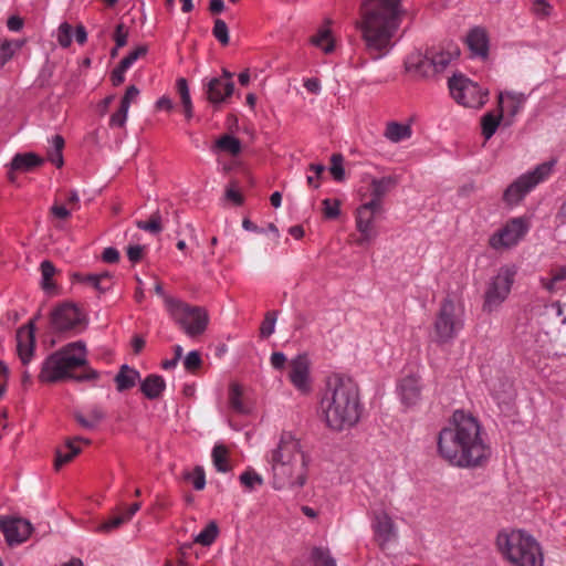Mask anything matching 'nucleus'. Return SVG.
<instances>
[{
    "label": "nucleus",
    "instance_id": "60",
    "mask_svg": "<svg viewBox=\"0 0 566 566\" xmlns=\"http://www.w3.org/2000/svg\"><path fill=\"white\" fill-rule=\"evenodd\" d=\"M127 70V67H123L122 63H119L118 66L113 70L111 74V81L114 86H118L125 81V73Z\"/></svg>",
    "mask_w": 566,
    "mask_h": 566
},
{
    "label": "nucleus",
    "instance_id": "31",
    "mask_svg": "<svg viewBox=\"0 0 566 566\" xmlns=\"http://www.w3.org/2000/svg\"><path fill=\"white\" fill-rule=\"evenodd\" d=\"M412 129L410 125L397 122H389L386 126L384 136L391 143H400L411 137Z\"/></svg>",
    "mask_w": 566,
    "mask_h": 566
},
{
    "label": "nucleus",
    "instance_id": "25",
    "mask_svg": "<svg viewBox=\"0 0 566 566\" xmlns=\"http://www.w3.org/2000/svg\"><path fill=\"white\" fill-rule=\"evenodd\" d=\"M90 444L91 440L76 437L66 441V444L62 449L56 450L54 467L60 470L64 464L71 462L80 452L81 444Z\"/></svg>",
    "mask_w": 566,
    "mask_h": 566
},
{
    "label": "nucleus",
    "instance_id": "9",
    "mask_svg": "<svg viewBox=\"0 0 566 566\" xmlns=\"http://www.w3.org/2000/svg\"><path fill=\"white\" fill-rule=\"evenodd\" d=\"M515 275L514 266L504 265L497 270L496 274L486 284L483 302L485 312H493L505 302L511 293Z\"/></svg>",
    "mask_w": 566,
    "mask_h": 566
},
{
    "label": "nucleus",
    "instance_id": "4",
    "mask_svg": "<svg viewBox=\"0 0 566 566\" xmlns=\"http://www.w3.org/2000/svg\"><path fill=\"white\" fill-rule=\"evenodd\" d=\"M310 458L301 442L291 433L284 432L276 448L266 454L275 490L300 489L307 480Z\"/></svg>",
    "mask_w": 566,
    "mask_h": 566
},
{
    "label": "nucleus",
    "instance_id": "49",
    "mask_svg": "<svg viewBox=\"0 0 566 566\" xmlns=\"http://www.w3.org/2000/svg\"><path fill=\"white\" fill-rule=\"evenodd\" d=\"M276 312H268L260 327L262 337H269L274 333Z\"/></svg>",
    "mask_w": 566,
    "mask_h": 566
},
{
    "label": "nucleus",
    "instance_id": "33",
    "mask_svg": "<svg viewBox=\"0 0 566 566\" xmlns=\"http://www.w3.org/2000/svg\"><path fill=\"white\" fill-rule=\"evenodd\" d=\"M139 377L140 375L136 369L130 368L127 365H123L115 377L117 390L124 391L133 388Z\"/></svg>",
    "mask_w": 566,
    "mask_h": 566
},
{
    "label": "nucleus",
    "instance_id": "10",
    "mask_svg": "<svg viewBox=\"0 0 566 566\" xmlns=\"http://www.w3.org/2000/svg\"><path fill=\"white\" fill-rule=\"evenodd\" d=\"M449 90L454 101L465 107L479 108L486 102L488 92L461 74L449 80Z\"/></svg>",
    "mask_w": 566,
    "mask_h": 566
},
{
    "label": "nucleus",
    "instance_id": "56",
    "mask_svg": "<svg viewBox=\"0 0 566 566\" xmlns=\"http://www.w3.org/2000/svg\"><path fill=\"white\" fill-rule=\"evenodd\" d=\"M531 10L535 15L544 18L549 14L552 7L546 0H534Z\"/></svg>",
    "mask_w": 566,
    "mask_h": 566
},
{
    "label": "nucleus",
    "instance_id": "39",
    "mask_svg": "<svg viewBox=\"0 0 566 566\" xmlns=\"http://www.w3.org/2000/svg\"><path fill=\"white\" fill-rule=\"evenodd\" d=\"M229 405L238 413H247L248 407L242 399V389L238 384H231L229 388Z\"/></svg>",
    "mask_w": 566,
    "mask_h": 566
},
{
    "label": "nucleus",
    "instance_id": "46",
    "mask_svg": "<svg viewBox=\"0 0 566 566\" xmlns=\"http://www.w3.org/2000/svg\"><path fill=\"white\" fill-rule=\"evenodd\" d=\"M212 34L222 45L229 44V29L227 23L222 19L214 20Z\"/></svg>",
    "mask_w": 566,
    "mask_h": 566
},
{
    "label": "nucleus",
    "instance_id": "18",
    "mask_svg": "<svg viewBox=\"0 0 566 566\" xmlns=\"http://www.w3.org/2000/svg\"><path fill=\"white\" fill-rule=\"evenodd\" d=\"M289 378L301 392L306 394L311 390L310 363L305 355H298L290 363Z\"/></svg>",
    "mask_w": 566,
    "mask_h": 566
},
{
    "label": "nucleus",
    "instance_id": "13",
    "mask_svg": "<svg viewBox=\"0 0 566 566\" xmlns=\"http://www.w3.org/2000/svg\"><path fill=\"white\" fill-rule=\"evenodd\" d=\"M374 541L381 551H386L398 537L397 526L392 517L384 510H375L371 514Z\"/></svg>",
    "mask_w": 566,
    "mask_h": 566
},
{
    "label": "nucleus",
    "instance_id": "26",
    "mask_svg": "<svg viewBox=\"0 0 566 566\" xmlns=\"http://www.w3.org/2000/svg\"><path fill=\"white\" fill-rule=\"evenodd\" d=\"M234 84L232 81H221L216 77L208 84V98L211 103H221L233 93Z\"/></svg>",
    "mask_w": 566,
    "mask_h": 566
},
{
    "label": "nucleus",
    "instance_id": "34",
    "mask_svg": "<svg viewBox=\"0 0 566 566\" xmlns=\"http://www.w3.org/2000/svg\"><path fill=\"white\" fill-rule=\"evenodd\" d=\"M311 43L319 48L324 53L329 54L335 49V41L328 28L319 29L316 34L311 38Z\"/></svg>",
    "mask_w": 566,
    "mask_h": 566
},
{
    "label": "nucleus",
    "instance_id": "2",
    "mask_svg": "<svg viewBox=\"0 0 566 566\" xmlns=\"http://www.w3.org/2000/svg\"><path fill=\"white\" fill-rule=\"evenodd\" d=\"M402 0H363L355 28L365 53L374 61L386 56L394 48L405 10Z\"/></svg>",
    "mask_w": 566,
    "mask_h": 566
},
{
    "label": "nucleus",
    "instance_id": "7",
    "mask_svg": "<svg viewBox=\"0 0 566 566\" xmlns=\"http://www.w3.org/2000/svg\"><path fill=\"white\" fill-rule=\"evenodd\" d=\"M464 326V308L460 302L446 298L433 325V340L440 344L451 342Z\"/></svg>",
    "mask_w": 566,
    "mask_h": 566
},
{
    "label": "nucleus",
    "instance_id": "44",
    "mask_svg": "<svg viewBox=\"0 0 566 566\" xmlns=\"http://www.w3.org/2000/svg\"><path fill=\"white\" fill-rule=\"evenodd\" d=\"M218 535V526L210 522L196 537L195 542L203 546H210Z\"/></svg>",
    "mask_w": 566,
    "mask_h": 566
},
{
    "label": "nucleus",
    "instance_id": "11",
    "mask_svg": "<svg viewBox=\"0 0 566 566\" xmlns=\"http://www.w3.org/2000/svg\"><path fill=\"white\" fill-rule=\"evenodd\" d=\"M209 314L202 306L179 301V327L186 336L197 339L207 331Z\"/></svg>",
    "mask_w": 566,
    "mask_h": 566
},
{
    "label": "nucleus",
    "instance_id": "41",
    "mask_svg": "<svg viewBox=\"0 0 566 566\" xmlns=\"http://www.w3.org/2000/svg\"><path fill=\"white\" fill-rule=\"evenodd\" d=\"M313 566H336V560L329 551L324 547H314L311 553Z\"/></svg>",
    "mask_w": 566,
    "mask_h": 566
},
{
    "label": "nucleus",
    "instance_id": "51",
    "mask_svg": "<svg viewBox=\"0 0 566 566\" xmlns=\"http://www.w3.org/2000/svg\"><path fill=\"white\" fill-rule=\"evenodd\" d=\"M136 224L139 229L148 231L154 234L160 232L161 230L160 217L157 214H154L149 220L137 221Z\"/></svg>",
    "mask_w": 566,
    "mask_h": 566
},
{
    "label": "nucleus",
    "instance_id": "63",
    "mask_svg": "<svg viewBox=\"0 0 566 566\" xmlns=\"http://www.w3.org/2000/svg\"><path fill=\"white\" fill-rule=\"evenodd\" d=\"M286 363V356L281 352H275L271 355V365L275 369L284 368Z\"/></svg>",
    "mask_w": 566,
    "mask_h": 566
},
{
    "label": "nucleus",
    "instance_id": "62",
    "mask_svg": "<svg viewBox=\"0 0 566 566\" xmlns=\"http://www.w3.org/2000/svg\"><path fill=\"white\" fill-rule=\"evenodd\" d=\"M359 233H360V237L357 239L356 243L358 245H364L366 243H369L370 241H373L377 233L375 231V229H366L365 231L364 230H358Z\"/></svg>",
    "mask_w": 566,
    "mask_h": 566
},
{
    "label": "nucleus",
    "instance_id": "54",
    "mask_svg": "<svg viewBox=\"0 0 566 566\" xmlns=\"http://www.w3.org/2000/svg\"><path fill=\"white\" fill-rule=\"evenodd\" d=\"M323 212L324 216L328 219H335L339 214V201L338 200H331V199H324L323 200Z\"/></svg>",
    "mask_w": 566,
    "mask_h": 566
},
{
    "label": "nucleus",
    "instance_id": "35",
    "mask_svg": "<svg viewBox=\"0 0 566 566\" xmlns=\"http://www.w3.org/2000/svg\"><path fill=\"white\" fill-rule=\"evenodd\" d=\"M40 271H41V276H42V280H41L42 289L48 293H52L53 291H55V287H56L54 281H53V277L56 273V269H55L54 264L49 260H44L40 264Z\"/></svg>",
    "mask_w": 566,
    "mask_h": 566
},
{
    "label": "nucleus",
    "instance_id": "14",
    "mask_svg": "<svg viewBox=\"0 0 566 566\" xmlns=\"http://www.w3.org/2000/svg\"><path fill=\"white\" fill-rule=\"evenodd\" d=\"M527 232V224L521 218L510 220L501 230L491 235L489 244L495 250L515 245Z\"/></svg>",
    "mask_w": 566,
    "mask_h": 566
},
{
    "label": "nucleus",
    "instance_id": "5",
    "mask_svg": "<svg viewBox=\"0 0 566 566\" xmlns=\"http://www.w3.org/2000/svg\"><path fill=\"white\" fill-rule=\"evenodd\" d=\"M96 370L87 365V350L82 340L70 343L49 355L42 363L39 379L42 382L95 380Z\"/></svg>",
    "mask_w": 566,
    "mask_h": 566
},
{
    "label": "nucleus",
    "instance_id": "21",
    "mask_svg": "<svg viewBox=\"0 0 566 566\" xmlns=\"http://www.w3.org/2000/svg\"><path fill=\"white\" fill-rule=\"evenodd\" d=\"M428 53L437 73H440L443 72L455 57H458L460 51L455 44L448 43L446 45L432 46L428 49Z\"/></svg>",
    "mask_w": 566,
    "mask_h": 566
},
{
    "label": "nucleus",
    "instance_id": "20",
    "mask_svg": "<svg viewBox=\"0 0 566 566\" xmlns=\"http://www.w3.org/2000/svg\"><path fill=\"white\" fill-rule=\"evenodd\" d=\"M465 43L473 56L482 60L488 57L490 39L484 28L474 27L471 29L467 34Z\"/></svg>",
    "mask_w": 566,
    "mask_h": 566
},
{
    "label": "nucleus",
    "instance_id": "32",
    "mask_svg": "<svg viewBox=\"0 0 566 566\" xmlns=\"http://www.w3.org/2000/svg\"><path fill=\"white\" fill-rule=\"evenodd\" d=\"M74 418L81 427L92 430L95 429L105 418V412L102 408L95 406L91 408L86 415L82 412H75Z\"/></svg>",
    "mask_w": 566,
    "mask_h": 566
},
{
    "label": "nucleus",
    "instance_id": "28",
    "mask_svg": "<svg viewBox=\"0 0 566 566\" xmlns=\"http://www.w3.org/2000/svg\"><path fill=\"white\" fill-rule=\"evenodd\" d=\"M73 279L76 282L90 284L99 292L108 290L112 285V277L108 272L99 274L75 273Z\"/></svg>",
    "mask_w": 566,
    "mask_h": 566
},
{
    "label": "nucleus",
    "instance_id": "59",
    "mask_svg": "<svg viewBox=\"0 0 566 566\" xmlns=\"http://www.w3.org/2000/svg\"><path fill=\"white\" fill-rule=\"evenodd\" d=\"M155 291L159 296L164 297L167 311L170 313V315L172 317H175V315L177 313V305H176L175 301L170 297L165 296L163 286L160 283L155 284Z\"/></svg>",
    "mask_w": 566,
    "mask_h": 566
},
{
    "label": "nucleus",
    "instance_id": "23",
    "mask_svg": "<svg viewBox=\"0 0 566 566\" xmlns=\"http://www.w3.org/2000/svg\"><path fill=\"white\" fill-rule=\"evenodd\" d=\"M399 392L405 405L412 406L420 398L421 385L416 374L403 376L399 382Z\"/></svg>",
    "mask_w": 566,
    "mask_h": 566
},
{
    "label": "nucleus",
    "instance_id": "48",
    "mask_svg": "<svg viewBox=\"0 0 566 566\" xmlns=\"http://www.w3.org/2000/svg\"><path fill=\"white\" fill-rule=\"evenodd\" d=\"M201 365L202 359L199 352L197 350L190 352L184 360L185 369L191 374H196V371L201 367Z\"/></svg>",
    "mask_w": 566,
    "mask_h": 566
},
{
    "label": "nucleus",
    "instance_id": "6",
    "mask_svg": "<svg viewBox=\"0 0 566 566\" xmlns=\"http://www.w3.org/2000/svg\"><path fill=\"white\" fill-rule=\"evenodd\" d=\"M496 545L504 557L515 566H543L539 545L523 531L513 530L499 533Z\"/></svg>",
    "mask_w": 566,
    "mask_h": 566
},
{
    "label": "nucleus",
    "instance_id": "36",
    "mask_svg": "<svg viewBox=\"0 0 566 566\" xmlns=\"http://www.w3.org/2000/svg\"><path fill=\"white\" fill-rule=\"evenodd\" d=\"M214 147L232 156H237L241 153V142L229 134L222 135L217 142Z\"/></svg>",
    "mask_w": 566,
    "mask_h": 566
},
{
    "label": "nucleus",
    "instance_id": "19",
    "mask_svg": "<svg viewBox=\"0 0 566 566\" xmlns=\"http://www.w3.org/2000/svg\"><path fill=\"white\" fill-rule=\"evenodd\" d=\"M140 502H135L129 506H119L109 518L96 527L95 532L109 533L113 530L118 528L123 524L129 522L133 516L140 510Z\"/></svg>",
    "mask_w": 566,
    "mask_h": 566
},
{
    "label": "nucleus",
    "instance_id": "30",
    "mask_svg": "<svg viewBox=\"0 0 566 566\" xmlns=\"http://www.w3.org/2000/svg\"><path fill=\"white\" fill-rule=\"evenodd\" d=\"M165 388V380L159 375H149L140 384V390L148 399L159 398Z\"/></svg>",
    "mask_w": 566,
    "mask_h": 566
},
{
    "label": "nucleus",
    "instance_id": "17",
    "mask_svg": "<svg viewBox=\"0 0 566 566\" xmlns=\"http://www.w3.org/2000/svg\"><path fill=\"white\" fill-rule=\"evenodd\" d=\"M405 69L407 73L419 78H427L437 74L428 50L426 53L419 51L410 53L405 61Z\"/></svg>",
    "mask_w": 566,
    "mask_h": 566
},
{
    "label": "nucleus",
    "instance_id": "50",
    "mask_svg": "<svg viewBox=\"0 0 566 566\" xmlns=\"http://www.w3.org/2000/svg\"><path fill=\"white\" fill-rule=\"evenodd\" d=\"M331 174L335 180L342 181L344 179L343 157L339 154H334L331 158Z\"/></svg>",
    "mask_w": 566,
    "mask_h": 566
},
{
    "label": "nucleus",
    "instance_id": "45",
    "mask_svg": "<svg viewBox=\"0 0 566 566\" xmlns=\"http://www.w3.org/2000/svg\"><path fill=\"white\" fill-rule=\"evenodd\" d=\"M179 101L182 105L185 116L190 119L192 117V106L190 95L185 78L179 77Z\"/></svg>",
    "mask_w": 566,
    "mask_h": 566
},
{
    "label": "nucleus",
    "instance_id": "24",
    "mask_svg": "<svg viewBox=\"0 0 566 566\" xmlns=\"http://www.w3.org/2000/svg\"><path fill=\"white\" fill-rule=\"evenodd\" d=\"M42 164L43 159L34 153L17 154L11 161V169L8 172V178L11 182H14V171H32Z\"/></svg>",
    "mask_w": 566,
    "mask_h": 566
},
{
    "label": "nucleus",
    "instance_id": "1",
    "mask_svg": "<svg viewBox=\"0 0 566 566\" xmlns=\"http://www.w3.org/2000/svg\"><path fill=\"white\" fill-rule=\"evenodd\" d=\"M438 453L450 465L472 469L483 467L491 457V447L479 420L463 410H455L438 436Z\"/></svg>",
    "mask_w": 566,
    "mask_h": 566
},
{
    "label": "nucleus",
    "instance_id": "3",
    "mask_svg": "<svg viewBox=\"0 0 566 566\" xmlns=\"http://www.w3.org/2000/svg\"><path fill=\"white\" fill-rule=\"evenodd\" d=\"M361 405L358 385L345 375L327 378L319 400L321 417L335 431L354 427L360 417Z\"/></svg>",
    "mask_w": 566,
    "mask_h": 566
},
{
    "label": "nucleus",
    "instance_id": "43",
    "mask_svg": "<svg viewBox=\"0 0 566 566\" xmlns=\"http://www.w3.org/2000/svg\"><path fill=\"white\" fill-rule=\"evenodd\" d=\"M53 149L49 151V160L57 168L63 166L62 150L64 148V139L60 135H55L52 139Z\"/></svg>",
    "mask_w": 566,
    "mask_h": 566
},
{
    "label": "nucleus",
    "instance_id": "61",
    "mask_svg": "<svg viewBox=\"0 0 566 566\" xmlns=\"http://www.w3.org/2000/svg\"><path fill=\"white\" fill-rule=\"evenodd\" d=\"M138 94L139 90L135 85L128 86L120 101V105L129 108L130 103L138 96Z\"/></svg>",
    "mask_w": 566,
    "mask_h": 566
},
{
    "label": "nucleus",
    "instance_id": "52",
    "mask_svg": "<svg viewBox=\"0 0 566 566\" xmlns=\"http://www.w3.org/2000/svg\"><path fill=\"white\" fill-rule=\"evenodd\" d=\"M240 481L244 486L249 489H253L255 484L262 485L263 483L262 476L252 470L244 471L240 475Z\"/></svg>",
    "mask_w": 566,
    "mask_h": 566
},
{
    "label": "nucleus",
    "instance_id": "27",
    "mask_svg": "<svg viewBox=\"0 0 566 566\" xmlns=\"http://www.w3.org/2000/svg\"><path fill=\"white\" fill-rule=\"evenodd\" d=\"M382 211L381 208H376L369 202L363 203L356 211V228L357 230L374 229L375 217Z\"/></svg>",
    "mask_w": 566,
    "mask_h": 566
},
{
    "label": "nucleus",
    "instance_id": "12",
    "mask_svg": "<svg viewBox=\"0 0 566 566\" xmlns=\"http://www.w3.org/2000/svg\"><path fill=\"white\" fill-rule=\"evenodd\" d=\"M85 323V315L73 303H62L51 313L52 327L57 332H76L83 329Z\"/></svg>",
    "mask_w": 566,
    "mask_h": 566
},
{
    "label": "nucleus",
    "instance_id": "55",
    "mask_svg": "<svg viewBox=\"0 0 566 566\" xmlns=\"http://www.w3.org/2000/svg\"><path fill=\"white\" fill-rule=\"evenodd\" d=\"M147 52L146 46H138L134 51H132L127 56H125L120 63L123 67L129 69L139 57L144 56Z\"/></svg>",
    "mask_w": 566,
    "mask_h": 566
},
{
    "label": "nucleus",
    "instance_id": "40",
    "mask_svg": "<svg viewBox=\"0 0 566 566\" xmlns=\"http://www.w3.org/2000/svg\"><path fill=\"white\" fill-rule=\"evenodd\" d=\"M502 116V111H500L499 114L496 115L493 113H486L482 117V134L485 137V139H490L494 135L500 125Z\"/></svg>",
    "mask_w": 566,
    "mask_h": 566
},
{
    "label": "nucleus",
    "instance_id": "58",
    "mask_svg": "<svg viewBox=\"0 0 566 566\" xmlns=\"http://www.w3.org/2000/svg\"><path fill=\"white\" fill-rule=\"evenodd\" d=\"M310 170L313 172V175L307 176V184L314 188H317L318 182H316V179H318L325 171V167L321 164H312L310 166Z\"/></svg>",
    "mask_w": 566,
    "mask_h": 566
},
{
    "label": "nucleus",
    "instance_id": "42",
    "mask_svg": "<svg viewBox=\"0 0 566 566\" xmlns=\"http://www.w3.org/2000/svg\"><path fill=\"white\" fill-rule=\"evenodd\" d=\"M184 479L197 491H201L206 486V474L202 467H196L191 471L185 472Z\"/></svg>",
    "mask_w": 566,
    "mask_h": 566
},
{
    "label": "nucleus",
    "instance_id": "15",
    "mask_svg": "<svg viewBox=\"0 0 566 566\" xmlns=\"http://www.w3.org/2000/svg\"><path fill=\"white\" fill-rule=\"evenodd\" d=\"M0 527L11 546L25 542L32 533L31 523L22 517L2 516Z\"/></svg>",
    "mask_w": 566,
    "mask_h": 566
},
{
    "label": "nucleus",
    "instance_id": "57",
    "mask_svg": "<svg viewBox=\"0 0 566 566\" xmlns=\"http://www.w3.org/2000/svg\"><path fill=\"white\" fill-rule=\"evenodd\" d=\"M128 31L124 23H118L114 33V41L117 48H123L127 43Z\"/></svg>",
    "mask_w": 566,
    "mask_h": 566
},
{
    "label": "nucleus",
    "instance_id": "38",
    "mask_svg": "<svg viewBox=\"0 0 566 566\" xmlns=\"http://www.w3.org/2000/svg\"><path fill=\"white\" fill-rule=\"evenodd\" d=\"M229 451L223 444H216L212 449V462L216 469L219 472H228L230 470V465L228 462Z\"/></svg>",
    "mask_w": 566,
    "mask_h": 566
},
{
    "label": "nucleus",
    "instance_id": "16",
    "mask_svg": "<svg viewBox=\"0 0 566 566\" xmlns=\"http://www.w3.org/2000/svg\"><path fill=\"white\" fill-rule=\"evenodd\" d=\"M17 352L18 356L23 365H28L35 350V326L32 321L21 326L17 331Z\"/></svg>",
    "mask_w": 566,
    "mask_h": 566
},
{
    "label": "nucleus",
    "instance_id": "37",
    "mask_svg": "<svg viewBox=\"0 0 566 566\" xmlns=\"http://www.w3.org/2000/svg\"><path fill=\"white\" fill-rule=\"evenodd\" d=\"M24 44V40H3L0 42V66L12 59Z\"/></svg>",
    "mask_w": 566,
    "mask_h": 566
},
{
    "label": "nucleus",
    "instance_id": "47",
    "mask_svg": "<svg viewBox=\"0 0 566 566\" xmlns=\"http://www.w3.org/2000/svg\"><path fill=\"white\" fill-rule=\"evenodd\" d=\"M73 28L70 23L63 22L57 29L56 39L62 48H69L72 43Z\"/></svg>",
    "mask_w": 566,
    "mask_h": 566
},
{
    "label": "nucleus",
    "instance_id": "53",
    "mask_svg": "<svg viewBox=\"0 0 566 566\" xmlns=\"http://www.w3.org/2000/svg\"><path fill=\"white\" fill-rule=\"evenodd\" d=\"M127 107L119 105V108L117 112H115L109 119V126L111 127H123L127 120V114H128Z\"/></svg>",
    "mask_w": 566,
    "mask_h": 566
},
{
    "label": "nucleus",
    "instance_id": "8",
    "mask_svg": "<svg viewBox=\"0 0 566 566\" xmlns=\"http://www.w3.org/2000/svg\"><path fill=\"white\" fill-rule=\"evenodd\" d=\"M556 165V159L542 163L534 170L528 171L512 182L503 195V200L509 205L518 203L537 185L547 180Z\"/></svg>",
    "mask_w": 566,
    "mask_h": 566
},
{
    "label": "nucleus",
    "instance_id": "22",
    "mask_svg": "<svg viewBox=\"0 0 566 566\" xmlns=\"http://www.w3.org/2000/svg\"><path fill=\"white\" fill-rule=\"evenodd\" d=\"M397 185V179L392 176L374 178L369 184L370 199L367 201L376 208L382 209L385 196Z\"/></svg>",
    "mask_w": 566,
    "mask_h": 566
},
{
    "label": "nucleus",
    "instance_id": "29",
    "mask_svg": "<svg viewBox=\"0 0 566 566\" xmlns=\"http://www.w3.org/2000/svg\"><path fill=\"white\" fill-rule=\"evenodd\" d=\"M525 103V97L523 94H515V93H501L499 95V106L500 111L502 113L504 109L509 113L511 116H515L521 112Z\"/></svg>",
    "mask_w": 566,
    "mask_h": 566
},
{
    "label": "nucleus",
    "instance_id": "64",
    "mask_svg": "<svg viewBox=\"0 0 566 566\" xmlns=\"http://www.w3.org/2000/svg\"><path fill=\"white\" fill-rule=\"evenodd\" d=\"M103 261L115 263L119 260V252L115 248H106L102 254Z\"/></svg>",
    "mask_w": 566,
    "mask_h": 566
}]
</instances>
